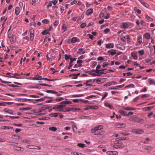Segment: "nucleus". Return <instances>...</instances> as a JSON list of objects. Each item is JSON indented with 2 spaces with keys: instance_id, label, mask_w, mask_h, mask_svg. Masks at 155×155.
I'll return each instance as SVG.
<instances>
[{
  "instance_id": "obj_34",
  "label": "nucleus",
  "mask_w": 155,
  "mask_h": 155,
  "mask_svg": "<svg viewBox=\"0 0 155 155\" xmlns=\"http://www.w3.org/2000/svg\"><path fill=\"white\" fill-rule=\"evenodd\" d=\"M62 29L64 30V32H65L67 30V27L65 24H63L62 26Z\"/></svg>"
},
{
  "instance_id": "obj_8",
  "label": "nucleus",
  "mask_w": 155,
  "mask_h": 155,
  "mask_svg": "<svg viewBox=\"0 0 155 155\" xmlns=\"http://www.w3.org/2000/svg\"><path fill=\"white\" fill-rule=\"evenodd\" d=\"M133 132L137 134H140L143 133L144 131L141 129H134Z\"/></svg>"
},
{
  "instance_id": "obj_48",
  "label": "nucleus",
  "mask_w": 155,
  "mask_h": 155,
  "mask_svg": "<svg viewBox=\"0 0 155 155\" xmlns=\"http://www.w3.org/2000/svg\"><path fill=\"white\" fill-rule=\"evenodd\" d=\"M42 35H44L48 34V30H45L43 31L41 33Z\"/></svg>"
},
{
  "instance_id": "obj_49",
  "label": "nucleus",
  "mask_w": 155,
  "mask_h": 155,
  "mask_svg": "<svg viewBox=\"0 0 155 155\" xmlns=\"http://www.w3.org/2000/svg\"><path fill=\"white\" fill-rule=\"evenodd\" d=\"M52 3L51 1H50L48 2V5H47V8H48L50 7H51L52 6Z\"/></svg>"
},
{
  "instance_id": "obj_20",
  "label": "nucleus",
  "mask_w": 155,
  "mask_h": 155,
  "mask_svg": "<svg viewBox=\"0 0 155 155\" xmlns=\"http://www.w3.org/2000/svg\"><path fill=\"white\" fill-rule=\"evenodd\" d=\"M85 53V51H83L82 48H80L78 49V51L77 52V53L79 54H84Z\"/></svg>"
},
{
  "instance_id": "obj_26",
  "label": "nucleus",
  "mask_w": 155,
  "mask_h": 155,
  "mask_svg": "<svg viewBox=\"0 0 155 155\" xmlns=\"http://www.w3.org/2000/svg\"><path fill=\"white\" fill-rule=\"evenodd\" d=\"M149 84L150 85L155 84V81L154 80L152 79H149Z\"/></svg>"
},
{
  "instance_id": "obj_41",
  "label": "nucleus",
  "mask_w": 155,
  "mask_h": 155,
  "mask_svg": "<svg viewBox=\"0 0 155 155\" xmlns=\"http://www.w3.org/2000/svg\"><path fill=\"white\" fill-rule=\"evenodd\" d=\"M135 86L134 84H130L128 85L125 87V88H132V87H134Z\"/></svg>"
},
{
  "instance_id": "obj_53",
  "label": "nucleus",
  "mask_w": 155,
  "mask_h": 155,
  "mask_svg": "<svg viewBox=\"0 0 155 155\" xmlns=\"http://www.w3.org/2000/svg\"><path fill=\"white\" fill-rule=\"evenodd\" d=\"M124 109L126 110H134V109L133 108L130 107H127L126 108H124Z\"/></svg>"
},
{
  "instance_id": "obj_33",
  "label": "nucleus",
  "mask_w": 155,
  "mask_h": 155,
  "mask_svg": "<svg viewBox=\"0 0 155 155\" xmlns=\"http://www.w3.org/2000/svg\"><path fill=\"white\" fill-rule=\"evenodd\" d=\"M77 38L75 37H74L71 40V43H74L77 41Z\"/></svg>"
},
{
  "instance_id": "obj_44",
  "label": "nucleus",
  "mask_w": 155,
  "mask_h": 155,
  "mask_svg": "<svg viewBox=\"0 0 155 155\" xmlns=\"http://www.w3.org/2000/svg\"><path fill=\"white\" fill-rule=\"evenodd\" d=\"M83 96V94H75L72 95L73 97H80Z\"/></svg>"
},
{
  "instance_id": "obj_14",
  "label": "nucleus",
  "mask_w": 155,
  "mask_h": 155,
  "mask_svg": "<svg viewBox=\"0 0 155 155\" xmlns=\"http://www.w3.org/2000/svg\"><path fill=\"white\" fill-rule=\"evenodd\" d=\"M13 35L11 34H9L8 35V38L10 39L11 42L12 44L14 43V39L13 37Z\"/></svg>"
},
{
  "instance_id": "obj_16",
  "label": "nucleus",
  "mask_w": 155,
  "mask_h": 155,
  "mask_svg": "<svg viewBox=\"0 0 155 155\" xmlns=\"http://www.w3.org/2000/svg\"><path fill=\"white\" fill-rule=\"evenodd\" d=\"M49 108V107L47 105L43 106L41 108V109L38 112H41L42 110Z\"/></svg>"
},
{
  "instance_id": "obj_4",
  "label": "nucleus",
  "mask_w": 155,
  "mask_h": 155,
  "mask_svg": "<svg viewBox=\"0 0 155 155\" xmlns=\"http://www.w3.org/2000/svg\"><path fill=\"white\" fill-rule=\"evenodd\" d=\"M126 125V124L124 123H118L115 124L114 127L117 128H123L125 127Z\"/></svg>"
},
{
  "instance_id": "obj_1",
  "label": "nucleus",
  "mask_w": 155,
  "mask_h": 155,
  "mask_svg": "<svg viewBox=\"0 0 155 155\" xmlns=\"http://www.w3.org/2000/svg\"><path fill=\"white\" fill-rule=\"evenodd\" d=\"M103 128V125H98L95 127L94 128H92L91 130V131L92 133H95L97 131L101 130Z\"/></svg>"
},
{
  "instance_id": "obj_39",
  "label": "nucleus",
  "mask_w": 155,
  "mask_h": 155,
  "mask_svg": "<svg viewBox=\"0 0 155 155\" xmlns=\"http://www.w3.org/2000/svg\"><path fill=\"white\" fill-rule=\"evenodd\" d=\"M45 92L47 93H51L52 94H54L56 93V91L51 90H47L45 91Z\"/></svg>"
},
{
  "instance_id": "obj_9",
  "label": "nucleus",
  "mask_w": 155,
  "mask_h": 155,
  "mask_svg": "<svg viewBox=\"0 0 155 155\" xmlns=\"http://www.w3.org/2000/svg\"><path fill=\"white\" fill-rule=\"evenodd\" d=\"M93 12V10L92 8H89L88 9L86 12V14L87 15H89L91 14Z\"/></svg>"
},
{
  "instance_id": "obj_54",
  "label": "nucleus",
  "mask_w": 155,
  "mask_h": 155,
  "mask_svg": "<svg viewBox=\"0 0 155 155\" xmlns=\"http://www.w3.org/2000/svg\"><path fill=\"white\" fill-rule=\"evenodd\" d=\"M59 23V22L58 21L56 20L54 23L53 25L54 26H57Z\"/></svg>"
},
{
  "instance_id": "obj_28",
  "label": "nucleus",
  "mask_w": 155,
  "mask_h": 155,
  "mask_svg": "<svg viewBox=\"0 0 155 155\" xmlns=\"http://www.w3.org/2000/svg\"><path fill=\"white\" fill-rule=\"evenodd\" d=\"M144 36L146 38L149 39L150 38V35L148 33H146L144 34Z\"/></svg>"
},
{
  "instance_id": "obj_38",
  "label": "nucleus",
  "mask_w": 155,
  "mask_h": 155,
  "mask_svg": "<svg viewBox=\"0 0 155 155\" xmlns=\"http://www.w3.org/2000/svg\"><path fill=\"white\" fill-rule=\"evenodd\" d=\"M64 99V98L63 97H58L55 99V101L57 102H60Z\"/></svg>"
},
{
  "instance_id": "obj_13",
  "label": "nucleus",
  "mask_w": 155,
  "mask_h": 155,
  "mask_svg": "<svg viewBox=\"0 0 155 155\" xmlns=\"http://www.w3.org/2000/svg\"><path fill=\"white\" fill-rule=\"evenodd\" d=\"M14 75V74L13 73H11L8 72L6 74V75H5V76L6 77L13 78Z\"/></svg>"
},
{
  "instance_id": "obj_25",
  "label": "nucleus",
  "mask_w": 155,
  "mask_h": 155,
  "mask_svg": "<svg viewBox=\"0 0 155 155\" xmlns=\"http://www.w3.org/2000/svg\"><path fill=\"white\" fill-rule=\"evenodd\" d=\"M49 130L55 132L57 130V128L54 127H50L49 128Z\"/></svg>"
},
{
  "instance_id": "obj_6",
  "label": "nucleus",
  "mask_w": 155,
  "mask_h": 155,
  "mask_svg": "<svg viewBox=\"0 0 155 155\" xmlns=\"http://www.w3.org/2000/svg\"><path fill=\"white\" fill-rule=\"evenodd\" d=\"M13 148L14 150L18 151H23L24 150L23 147L15 145L14 146Z\"/></svg>"
},
{
  "instance_id": "obj_59",
  "label": "nucleus",
  "mask_w": 155,
  "mask_h": 155,
  "mask_svg": "<svg viewBox=\"0 0 155 155\" xmlns=\"http://www.w3.org/2000/svg\"><path fill=\"white\" fill-rule=\"evenodd\" d=\"M86 24L85 23H84L81 25L80 27L82 28H84L86 26Z\"/></svg>"
},
{
  "instance_id": "obj_63",
  "label": "nucleus",
  "mask_w": 155,
  "mask_h": 155,
  "mask_svg": "<svg viewBox=\"0 0 155 155\" xmlns=\"http://www.w3.org/2000/svg\"><path fill=\"white\" fill-rule=\"evenodd\" d=\"M99 16L100 18H103L104 17V13L102 12H101L99 15Z\"/></svg>"
},
{
  "instance_id": "obj_12",
  "label": "nucleus",
  "mask_w": 155,
  "mask_h": 155,
  "mask_svg": "<svg viewBox=\"0 0 155 155\" xmlns=\"http://www.w3.org/2000/svg\"><path fill=\"white\" fill-rule=\"evenodd\" d=\"M57 111H59V112H69L70 111V108L69 107H67L66 108H65L64 109H63V110H57Z\"/></svg>"
},
{
  "instance_id": "obj_23",
  "label": "nucleus",
  "mask_w": 155,
  "mask_h": 155,
  "mask_svg": "<svg viewBox=\"0 0 155 155\" xmlns=\"http://www.w3.org/2000/svg\"><path fill=\"white\" fill-rule=\"evenodd\" d=\"M131 55L134 59L137 60V59L138 57L136 54L132 52L131 53Z\"/></svg>"
},
{
  "instance_id": "obj_27",
  "label": "nucleus",
  "mask_w": 155,
  "mask_h": 155,
  "mask_svg": "<svg viewBox=\"0 0 155 155\" xmlns=\"http://www.w3.org/2000/svg\"><path fill=\"white\" fill-rule=\"evenodd\" d=\"M134 10L135 12H137L138 14H140L141 12V11L140 9L137 8V7H134Z\"/></svg>"
},
{
  "instance_id": "obj_60",
  "label": "nucleus",
  "mask_w": 155,
  "mask_h": 155,
  "mask_svg": "<svg viewBox=\"0 0 155 155\" xmlns=\"http://www.w3.org/2000/svg\"><path fill=\"white\" fill-rule=\"evenodd\" d=\"M52 4L54 5H55L58 2V1L57 0H54L51 1Z\"/></svg>"
},
{
  "instance_id": "obj_47",
  "label": "nucleus",
  "mask_w": 155,
  "mask_h": 155,
  "mask_svg": "<svg viewBox=\"0 0 155 155\" xmlns=\"http://www.w3.org/2000/svg\"><path fill=\"white\" fill-rule=\"evenodd\" d=\"M142 39L141 37H139L137 39V41L140 44L142 43Z\"/></svg>"
},
{
  "instance_id": "obj_52",
  "label": "nucleus",
  "mask_w": 155,
  "mask_h": 155,
  "mask_svg": "<svg viewBox=\"0 0 155 155\" xmlns=\"http://www.w3.org/2000/svg\"><path fill=\"white\" fill-rule=\"evenodd\" d=\"M127 139L126 138H124L123 137H119L116 139V140L118 141L120 140H127Z\"/></svg>"
},
{
  "instance_id": "obj_5",
  "label": "nucleus",
  "mask_w": 155,
  "mask_h": 155,
  "mask_svg": "<svg viewBox=\"0 0 155 155\" xmlns=\"http://www.w3.org/2000/svg\"><path fill=\"white\" fill-rule=\"evenodd\" d=\"M65 106L63 105H55L54 107L53 108V109H58L57 110H63V108Z\"/></svg>"
},
{
  "instance_id": "obj_57",
  "label": "nucleus",
  "mask_w": 155,
  "mask_h": 155,
  "mask_svg": "<svg viewBox=\"0 0 155 155\" xmlns=\"http://www.w3.org/2000/svg\"><path fill=\"white\" fill-rule=\"evenodd\" d=\"M41 84H38L35 87H32V88H37L38 89H41V85H40Z\"/></svg>"
},
{
  "instance_id": "obj_32",
  "label": "nucleus",
  "mask_w": 155,
  "mask_h": 155,
  "mask_svg": "<svg viewBox=\"0 0 155 155\" xmlns=\"http://www.w3.org/2000/svg\"><path fill=\"white\" fill-rule=\"evenodd\" d=\"M71 55H67V54H65L64 55V59L65 60H68L69 59H70V58H71Z\"/></svg>"
},
{
  "instance_id": "obj_64",
  "label": "nucleus",
  "mask_w": 155,
  "mask_h": 155,
  "mask_svg": "<svg viewBox=\"0 0 155 155\" xmlns=\"http://www.w3.org/2000/svg\"><path fill=\"white\" fill-rule=\"evenodd\" d=\"M110 15L109 13H107L106 15L104 17V18L105 19H108L109 18Z\"/></svg>"
},
{
  "instance_id": "obj_30",
  "label": "nucleus",
  "mask_w": 155,
  "mask_h": 155,
  "mask_svg": "<svg viewBox=\"0 0 155 155\" xmlns=\"http://www.w3.org/2000/svg\"><path fill=\"white\" fill-rule=\"evenodd\" d=\"M153 124H146L144 125V127L146 128H152L153 126Z\"/></svg>"
},
{
  "instance_id": "obj_58",
  "label": "nucleus",
  "mask_w": 155,
  "mask_h": 155,
  "mask_svg": "<svg viewBox=\"0 0 155 155\" xmlns=\"http://www.w3.org/2000/svg\"><path fill=\"white\" fill-rule=\"evenodd\" d=\"M110 31V29L108 28H107L104 30V32L105 34H107Z\"/></svg>"
},
{
  "instance_id": "obj_55",
  "label": "nucleus",
  "mask_w": 155,
  "mask_h": 155,
  "mask_svg": "<svg viewBox=\"0 0 155 155\" xmlns=\"http://www.w3.org/2000/svg\"><path fill=\"white\" fill-rule=\"evenodd\" d=\"M140 55H143L144 54V51L143 50H141L138 52Z\"/></svg>"
},
{
  "instance_id": "obj_29",
  "label": "nucleus",
  "mask_w": 155,
  "mask_h": 155,
  "mask_svg": "<svg viewBox=\"0 0 155 155\" xmlns=\"http://www.w3.org/2000/svg\"><path fill=\"white\" fill-rule=\"evenodd\" d=\"M82 62V61L80 60H78L77 61V63L78 64V67H81L82 66V65L81 64Z\"/></svg>"
},
{
  "instance_id": "obj_45",
  "label": "nucleus",
  "mask_w": 155,
  "mask_h": 155,
  "mask_svg": "<svg viewBox=\"0 0 155 155\" xmlns=\"http://www.w3.org/2000/svg\"><path fill=\"white\" fill-rule=\"evenodd\" d=\"M30 40L32 41L34 39V34H30Z\"/></svg>"
},
{
  "instance_id": "obj_15",
  "label": "nucleus",
  "mask_w": 155,
  "mask_h": 155,
  "mask_svg": "<svg viewBox=\"0 0 155 155\" xmlns=\"http://www.w3.org/2000/svg\"><path fill=\"white\" fill-rule=\"evenodd\" d=\"M77 59V58H70V67H71L73 65V64H72L73 62L74 61H75Z\"/></svg>"
},
{
  "instance_id": "obj_51",
  "label": "nucleus",
  "mask_w": 155,
  "mask_h": 155,
  "mask_svg": "<svg viewBox=\"0 0 155 155\" xmlns=\"http://www.w3.org/2000/svg\"><path fill=\"white\" fill-rule=\"evenodd\" d=\"M108 93L107 92H105L103 94V96L102 97V100H103L108 95Z\"/></svg>"
},
{
  "instance_id": "obj_43",
  "label": "nucleus",
  "mask_w": 155,
  "mask_h": 155,
  "mask_svg": "<svg viewBox=\"0 0 155 155\" xmlns=\"http://www.w3.org/2000/svg\"><path fill=\"white\" fill-rule=\"evenodd\" d=\"M45 100V98L44 97L41 98L40 99H35V101H44Z\"/></svg>"
},
{
  "instance_id": "obj_24",
  "label": "nucleus",
  "mask_w": 155,
  "mask_h": 155,
  "mask_svg": "<svg viewBox=\"0 0 155 155\" xmlns=\"http://www.w3.org/2000/svg\"><path fill=\"white\" fill-rule=\"evenodd\" d=\"M113 147L115 148L121 149L123 148V146H122L118 144H114L113 145Z\"/></svg>"
},
{
  "instance_id": "obj_22",
  "label": "nucleus",
  "mask_w": 155,
  "mask_h": 155,
  "mask_svg": "<svg viewBox=\"0 0 155 155\" xmlns=\"http://www.w3.org/2000/svg\"><path fill=\"white\" fill-rule=\"evenodd\" d=\"M20 8L19 7H17L15 9V14L16 15H19L20 13Z\"/></svg>"
},
{
  "instance_id": "obj_50",
  "label": "nucleus",
  "mask_w": 155,
  "mask_h": 155,
  "mask_svg": "<svg viewBox=\"0 0 155 155\" xmlns=\"http://www.w3.org/2000/svg\"><path fill=\"white\" fill-rule=\"evenodd\" d=\"M42 22L44 23H45L46 24H48L49 23V21L47 19L43 20L42 21Z\"/></svg>"
},
{
  "instance_id": "obj_42",
  "label": "nucleus",
  "mask_w": 155,
  "mask_h": 155,
  "mask_svg": "<svg viewBox=\"0 0 155 155\" xmlns=\"http://www.w3.org/2000/svg\"><path fill=\"white\" fill-rule=\"evenodd\" d=\"M77 145L81 147H85V144L84 143H78Z\"/></svg>"
},
{
  "instance_id": "obj_17",
  "label": "nucleus",
  "mask_w": 155,
  "mask_h": 155,
  "mask_svg": "<svg viewBox=\"0 0 155 155\" xmlns=\"http://www.w3.org/2000/svg\"><path fill=\"white\" fill-rule=\"evenodd\" d=\"M116 50H114L113 49H111V50H109L108 51V53H110V54L112 55H113L116 54V52H115Z\"/></svg>"
},
{
  "instance_id": "obj_40",
  "label": "nucleus",
  "mask_w": 155,
  "mask_h": 155,
  "mask_svg": "<svg viewBox=\"0 0 155 155\" xmlns=\"http://www.w3.org/2000/svg\"><path fill=\"white\" fill-rule=\"evenodd\" d=\"M26 98H18L16 100L21 102H24L26 101Z\"/></svg>"
},
{
  "instance_id": "obj_35",
  "label": "nucleus",
  "mask_w": 155,
  "mask_h": 155,
  "mask_svg": "<svg viewBox=\"0 0 155 155\" xmlns=\"http://www.w3.org/2000/svg\"><path fill=\"white\" fill-rule=\"evenodd\" d=\"M101 78H96L93 81L94 82H95L97 83H99L101 82Z\"/></svg>"
},
{
  "instance_id": "obj_31",
  "label": "nucleus",
  "mask_w": 155,
  "mask_h": 155,
  "mask_svg": "<svg viewBox=\"0 0 155 155\" xmlns=\"http://www.w3.org/2000/svg\"><path fill=\"white\" fill-rule=\"evenodd\" d=\"M43 78L41 76H39L37 77H35L33 78V80H42Z\"/></svg>"
},
{
  "instance_id": "obj_62",
  "label": "nucleus",
  "mask_w": 155,
  "mask_h": 155,
  "mask_svg": "<svg viewBox=\"0 0 155 155\" xmlns=\"http://www.w3.org/2000/svg\"><path fill=\"white\" fill-rule=\"evenodd\" d=\"M87 36L89 37V38L91 40H93L94 38L93 36L90 34H88Z\"/></svg>"
},
{
  "instance_id": "obj_3",
  "label": "nucleus",
  "mask_w": 155,
  "mask_h": 155,
  "mask_svg": "<svg viewBox=\"0 0 155 155\" xmlns=\"http://www.w3.org/2000/svg\"><path fill=\"white\" fill-rule=\"evenodd\" d=\"M27 148L32 149H39L41 150V147L38 146H35L34 145H29L26 146Z\"/></svg>"
},
{
  "instance_id": "obj_56",
  "label": "nucleus",
  "mask_w": 155,
  "mask_h": 155,
  "mask_svg": "<svg viewBox=\"0 0 155 155\" xmlns=\"http://www.w3.org/2000/svg\"><path fill=\"white\" fill-rule=\"evenodd\" d=\"M111 85V83L110 82L107 83L106 84L104 85V86L107 87L109 86H110Z\"/></svg>"
},
{
  "instance_id": "obj_21",
  "label": "nucleus",
  "mask_w": 155,
  "mask_h": 155,
  "mask_svg": "<svg viewBox=\"0 0 155 155\" xmlns=\"http://www.w3.org/2000/svg\"><path fill=\"white\" fill-rule=\"evenodd\" d=\"M60 113H54L51 114L49 115V116L51 117H57Z\"/></svg>"
},
{
  "instance_id": "obj_36",
  "label": "nucleus",
  "mask_w": 155,
  "mask_h": 155,
  "mask_svg": "<svg viewBox=\"0 0 155 155\" xmlns=\"http://www.w3.org/2000/svg\"><path fill=\"white\" fill-rule=\"evenodd\" d=\"M31 109L30 108L27 107H21L20 108V110H30Z\"/></svg>"
},
{
  "instance_id": "obj_37",
  "label": "nucleus",
  "mask_w": 155,
  "mask_h": 155,
  "mask_svg": "<svg viewBox=\"0 0 155 155\" xmlns=\"http://www.w3.org/2000/svg\"><path fill=\"white\" fill-rule=\"evenodd\" d=\"M4 111L10 114H13V111L10 110H7L6 109H5Z\"/></svg>"
},
{
  "instance_id": "obj_2",
  "label": "nucleus",
  "mask_w": 155,
  "mask_h": 155,
  "mask_svg": "<svg viewBox=\"0 0 155 155\" xmlns=\"http://www.w3.org/2000/svg\"><path fill=\"white\" fill-rule=\"evenodd\" d=\"M98 71L97 73H92L90 71L89 72L90 74L93 75V76H99L101 75L102 74H105V73L101 72V70L98 69Z\"/></svg>"
},
{
  "instance_id": "obj_11",
  "label": "nucleus",
  "mask_w": 155,
  "mask_h": 155,
  "mask_svg": "<svg viewBox=\"0 0 155 155\" xmlns=\"http://www.w3.org/2000/svg\"><path fill=\"white\" fill-rule=\"evenodd\" d=\"M114 47V44L113 43H110L106 45V47L107 48H113Z\"/></svg>"
},
{
  "instance_id": "obj_18",
  "label": "nucleus",
  "mask_w": 155,
  "mask_h": 155,
  "mask_svg": "<svg viewBox=\"0 0 155 155\" xmlns=\"http://www.w3.org/2000/svg\"><path fill=\"white\" fill-rule=\"evenodd\" d=\"M1 128L4 130L6 129H13V127H8L7 126H3L1 127Z\"/></svg>"
},
{
  "instance_id": "obj_61",
  "label": "nucleus",
  "mask_w": 155,
  "mask_h": 155,
  "mask_svg": "<svg viewBox=\"0 0 155 155\" xmlns=\"http://www.w3.org/2000/svg\"><path fill=\"white\" fill-rule=\"evenodd\" d=\"M127 39L128 41H130L131 40V38L128 35H127L126 36Z\"/></svg>"
},
{
  "instance_id": "obj_10",
  "label": "nucleus",
  "mask_w": 155,
  "mask_h": 155,
  "mask_svg": "<svg viewBox=\"0 0 155 155\" xmlns=\"http://www.w3.org/2000/svg\"><path fill=\"white\" fill-rule=\"evenodd\" d=\"M129 27L128 25L126 22H124L122 23L121 28H127Z\"/></svg>"
},
{
  "instance_id": "obj_19",
  "label": "nucleus",
  "mask_w": 155,
  "mask_h": 155,
  "mask_svg": "<svg viewBox=\"0 0 155 155\" xmlns=\"http://www.w3.org/2000/svg\"><path fill=\"white\" fill-rule=\"evenodd\" d=\"M119 113L122 116H127V113L125 111L122 110H119Z\"/></svg>"
},
{
  "instance_id": "obj_46",
  "label": "nucleus",
  "mask_w": 155,
  "mask_h": 155,
  "mask_svg": "<svg viewBox=\"0 0 155 155\" xmlns=\"http://www.w3.org/2000/svg\"><path fill=\"white\" fill-rule=\"evenodd\" d=\"M104 132L102 131H100L98 133H97L94 134L95 135H101L104 134Z\"/></svg>"
},
{
  "instance_id": "obj_7",
  "label": "nucleus",
  "mask_w": 155,
  "mask_h": 155,
  "mask_svg": "<svg viewBox=\"0 0 155 155\" xmlns=\"http://www.w3.org/2000/svg\"><path fill=\"white\" fill-rule=\"evenodd\" d=\"M108 155H117L118 154L117 152L116 151H109L106 153Z\"/></svg>"
}]
</instances>
